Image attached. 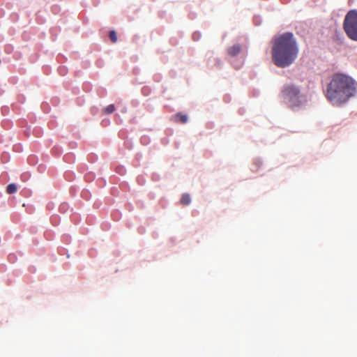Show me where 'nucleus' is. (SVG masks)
Segmentation results:
<instances>
[{"label":"nucleus","mask_w":357,"mask_h":357,"mask_svg":"<svg viewBox=\"0 0 357 357\" xmlns=\"http://www.w3.org/2000/svg\"><path fill=\"white\" fill-rule=\"evenodd\" d=\"M115 111V107L113 104L109 105L105 109V113L107 114H110L113 113Z\"/></svg>","instance_id":"obj_9"},{"label":"nucleus","mask_w":357,"mask_h":357,"mask_svg":"<svg viewBox=\"0 0 357 357\" xmlns=\"http://www.w3.org/2000/svg\"><path fill=\"white\" fill-rule=\"evenodd\" d=\"M191 202L190 197L188 194H183L181 199V204L184 206L188 205Z\"/></svg>","instance_id":"obj_7"},{"label":"nucleus","mask_w":357,"mask_h":357,"mask_svg":"<svg viewBox=\"0 0 357 357\" xmlns=\"http://www.w3.org/2000/svg\"><path fill=\"white\" fill-rule=\"evenodd\" d=\"M281 93L287 106L294 111L301 109L307 102L299 87L293 84H284Z\"/></svg>","instance_id":"obj_3"},{"label":"nucleus","mask_w":357,"mask_h":357,"mask_svg":"<svg viewBox=\"0 0 357 357\" xmlns=\"http://www.w3.org/2000/svg\"><path fill=\"white\" fill-rule=\"evenodd\" d=\"M343 29L347 36L352 40L357 41V10H349L344 20Z\"/></svg>","instance_id":"obj_4"},{"label":"nucleus","mask_w":357,"mask_h":357,"mask_svg":"<svg viewBox=\"0 0 357 357\" xmlns=\"http://www.w3.org/2000/svg\"><path fill=\"white\" fill-rule=\"evenodd\" d=\"M176 121L181 123H185L188 121V116L181 113H177L175 115Z\"/></svg>","instance_id":"obj_6"},{"label":"nucleus","mask_w":357,"mask_h":357,"mask_svg":"<svg viewBox=\"0 0 357 357\" xmlns=\"http://www.w3.org/2000/svg\"><path fill=\"white\" fill-rule=\"evenodd\" d=\"M241 46L239 44H235L227 49V53L231 56H236L241 52Z\"/></svg>","instance_id":"obj_5"},{"label":"nucleus","mask_w":357,"mask_h":357,"mask_svg":"<svg viewBox=\"0 0 357 357\" xmlns=\"http://www.w3.org/2000/svg\"><path fill=\"white\" fill-rule=\"evenodd\" d=\"M17 188L15 183H10L6 188V192L8 194L15 193L17 192Z\"/></svg>","instance_id":"obj_8"},{"label":"nucleus","mask_w":357,"mask_h":357,"mask_svg":"<svg viewBox=\"0 0 357 357\" xmlns=\"http://www.w3.org/2000/svg\"><path fill=\"white\" fill-rule=\"evenodd\" d=\"M356 92L357 84L351 77L337 74L328 86L326 96L333 105H340L347 102Z\"/></svg>","instance_id":"obj_2"},{"label":"nucleus","mask_w":357,"mask_h":357,"mask_svg":"<svg viewBox=\"0 0 357 357\" xmlns=\"http://www.w3.org/2000/svg\"><path fill=\"white\" fill-rule=\"evenodd\" d=\"M109 36L112 43H116L117 41V36L115 31H110Z\"/></svg>","instance_id":"obj_10"},{"label":"nucleus","mask_w":357,"mask_h":357,"mask_svg":"<svg viewBox=\"0 0 357 357\" xmlns=\"http://www.w3.org/2000/svg\"><path fill=\"white\" fill-rule=\"evenodd\" d=\"M298 54V48L291 33L287 32L274 38L272 59L278 67L289 66L295 61Z\"/></svg>","instance_id":"obj_1"}]
</instances>
